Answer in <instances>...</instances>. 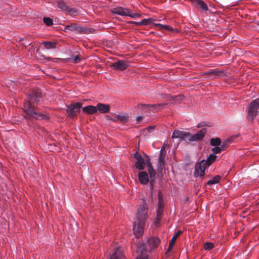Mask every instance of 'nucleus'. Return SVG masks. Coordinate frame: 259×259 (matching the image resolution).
Returning a JSON list of instances; mask_svg holds the SVG:
<instances>
[{
  "label": "nucleus",
  "instance_id": "nucleus-33",
  "mask_svg": "<svg viewBox=\"0 0 259 259\" xmlns=\"http://www.w3.org/2000/svg\"><path fill=\"white\" fill-rule=\"evenodd\" d=\"M222 149L220 147H215L214 148H212V151L213 152V154H218L220 152H221Z\"/></svg>",
  "mask_w": 259,
  "mask_h": 259
},
{
  "label": "nucleus",
  "instance_id": "nucleus-6",
  "mask_svg": "<svg viewBox=\"0 0 259 259\" xmlns=\"http://www.w3.org/2000/svg\"><path fill=\"white\" fill-rule=\"evenodd\" d=\"M207 166L206 165L205 160H201L195 165L194 176L196 177H202L204 175V171Z\"/></svg>",
  "mask_w": 259,
  "mask_h": 259
},
{
  "label": "nucleus",
  "instance_id": "nucleus-25",
  "mask_svg": "<svg viewBox=\"0 0 259 259\" xmlns=\"http://www.w3.org/2000/svg\"><path fill=\"white\" fill-rule=\"evenodd\" d=\"M42 44L47 49H55L56 47V43L54 42L44 41Z\"/></svg>",
  "mask_w": 259,
  "mask_h": 259
},
{
  "label": "nucleus",
  "instance_id": "nucleus-8",
  "mask_svg": "<svg viewBox=\"0 0 259 259\" xmlns=\"http://www.w3.org/2000/svg\"><path fill=\"white\" fill-rule=\"evenodd\" d=\"M165 156L166 152L165 151V148L163 146L160 151L158 163V169L161 171L164 168Z\"/></svg>",
  "mask_w": 259,
  "mask_h": 259
},
{
  "label": "nucleus",
  "instance_id": "nucleus-9",
  "mask_svg": "<svg viewBox=\"0 0 259 259\" xmlns=\"http://www.w3.org/2000/svg\"><path fill=\"white\" fill-rule=\"evenodd\" d=\"M206 132V129L205 128H202L198 131L196 134L191 136L189 139L190 141H196L201 140L204 137Z\"/></svg>",
  "mask_w": 259,
  "mask_h": 259
},
{
  "label": "nucleus",
  "instance_id": "nucleus-21",
  "mask_svg": "<svg viewBox=\"0 0 259 259\" xmlns=\"http://www.w3.org/2000/svg\"><path fill=\"white\" fill-rule=\"evenodd\" d=\"M182 233V232L180 230L178 231L176 233V234L173 236V237H172L170 242H169V246H168V248L167 249V252L168 251H170L171 250V249H172V247H173V245L177 238V237Z\"/></svg>",
  "mask_w": 259,
  "mask_h": 259
},
{
  "label": "nucleus",
  "instance_id": "nucleus-18",
  "mask_svg": "<svg viewBox=\"0 0 259 259\" xmlns=\"http://www.w3.org/2000/svg\"><path fill=\"white\" fill-rule=\"evenodd\" d=\"M159 242L160 240L157 237H151L148 240L149 245L151 248L157 247Z\"/></svg>",
  "mask_w": 259,
  "mask_h": 259
},
{
  "label": "nucleus",
  "instance_id": "nucleus-17",
  "mask_svg": "<svg viewBox=\"0 0 259 259\" xmlns=\"http://www.w3.org/2000/svg\"><path fill=\"white\" fill-rule=\"evenodd\" d=\"M82 111L89 114H92L97 112V109L96 106L89 105L84 107L82 108Z\"/></svg>",
  "mask_w": 259,
  "mask_h": 259
},
{
  "label": "nucleus",
  "instance_id": "nucleus-20",
  "mask_svg": "<svg viewBox=\"0 0 259 259\" xmlns=\"http://www.w3.org/2000/svg\"><path fill=\"white\" fill-rule=\"evenodd\" d=\"M128 116L125 114H119L115 116L113 120L122 123H125L128 121Z\"/></svg>",
  "mask_w": 259,
  "mask_h": 259
},
{
  "label": "nucleus",
  "instance_id": "nucleus-2",
  "mask_svg": "<svg viewBox=\"0 0 259 259\" xmlns=\"http://www.w3.org/2000/svg\"><path fill=\"white\" fill-rule=\"evenodd\" d=\"M29 101L24 103V110L27 112L28 115L34 118L38 119H45V115L38 113L34 108V106L32 104V103H37L40 101L41 93L39 92H33L29 95Z\"/></svg>",
  "mask_w": 259,
  "mask_h": 259
},
{
  "label": "nucleus",
  "instance_id": "nucleus-36",
  "mask_svg": "<svg viewBox=\"0 0 259 259\" xmlns=\"http://www.w3.org/2000/svg\"><path fill=\"white\" fill-rule=\"evenodd\" d=\"M207 125V123H205V122H200V123H199L197 125V127H198V128H200V127H203V126H206V125Z\"/></svg>",
  "mask_w": 259,
  "mask_h": 259
},
{
  "label": "nucleus",
  "instance_id": "nucleus-11",
  "mask_svg": "<svg viewBox=\"0 0 259 259\" xmlns=\"http://www.w3.org/2000/svg\"><path fill=\"white\" fill-rule=\"evenodd\" d=\"M189 134L188 133L183 132V131L176 130V131H174V132L172 133V139L179 138L182 140H184L185 138H186L189 136Z\"/></svg>",
  "mask_w": 259,
  "mask_h": 259
},
{
  "label": "nucleus",
  "instance_id": "nucleus-23",
  "mask_svg": "<svg viewBox=\"0 0 259 259\" xmlns=\"http://www.w3.org/2000/svg\"><path fill=\"white\" fill-rule=\"evenodd\" d=\"M57 7L63 11H67L69 10V7L65 2L63 0H59L57 2Z\"/></svg>",
  "mask_w": 259,
  "mask_h": 259
},
{
  "label": "nucleus",
  "instance_id": "nucleus-38",
  "mask_svg": "<svg viewBox=\"0 0 259 259\" xmlns=\"http://www.w3.org/2000/svg\"><path fill=\"white\" fill-rule=\"evenodd\" d=\"M159 221H160V220H158V219H157V217H156L155 219V221L154 222L155 224L156 225L158 223Z\"/></svg>",
  "mask_w": 259,
  "mask_h": 259
},
{
  "label": "nucleus",
  "instance_id": "nucleus-1",
  "mask_svg": "<svg viewBox=\"0 0 259 259\" xmlns=\"http://www.w3.org/2000/svg\"><path fill=\"white\" fill-rule=\"evenodd\" d=\"M147 204L144 203L139 206L133 226L134 233L137 238H140L143 234V228L147 220Z\"/></svg>",
  "mask_w": 259,
  "mask_h": 259
},
{
  "label": "nucleus",
  "instance_id": "nucleus-15",
  "mask_svg": "<svg viewBox=\"0 0 259 259\" xmlns=\"http://www.w3.org/2000/svg\"><path fill=\"white\" fill-rule=\"evenodd\" d=\"M96 108L100 113H106L109 111L110 106L109 105L99 103L97 104Z\"/></svg>",
  "mask_w": 259,
  "mask_h": 259
},
{
  "label": "nucleus",
  "instance_id": "nucleus-26",
  "mask_svg": "<svg viewBox=\"0 0 259 259\" xmlns=\"http://www.w3.org/2000/svg\"><path fill=\"white\" fill-rule=\"evenodd\" d=\"M221 179V177L219 176H216L213 177L212 179L209 180L207 182V185H212L213 184H218L220 182Z\"/></svg>",
  "mask_w": 259,
  "mask_h": 259
},
{
  "label": "nucleus",
  "instance_id": "nucleus-14",
  "mask_svg": "<svg viewBox=\"0 0 259 259\" xmlns=\"http://www.w3.org/2000/svg\"><path fill=\"white\" fill-rule=\"evenodd\" d=\"M154 26L158 27V30H165L168 31H171V32H177L178 30L177 29H174L172 27H171L169 25H163L159 23H154L153 24Z\"/></svg>",
  "mask_w": 259,
  "mask_h": 259
},
{
  "label": "nucleus",
  "instance_id": "nucleus-19",
  "mask_svg": "<svg viewBox=\"0 0 259 259\" xmlns=\"http://www.w3.org/2000/svg\"><path fill=\"white\" fill-rule=\"evenodd\" d=\"M123 254L119 247H116V250L111 255L110 259H122Z\"/></svg>",
  "mask_w": 259,
  "mask_h": 259
},
{
  "label": "nucleus",
  "instance_id": "nucleus-37",
  "mask_svg": "<svg viewBox=\"0 0 259 259\" xmlns=\"http://www.w3.org/2000/svg\"><path fill=\"white\" fill-rule=\"evenodd\" d=\"M142 119V116H138L137 117V122H140Z\"/></svg>",
  "mask_w": 259,
  "mask_h": 259
},
{
  "label": "nucleus",
  "instance_id": "nucleus-3",
  "mask_svg": "<svg viewBox=\"0 0 259 259\" xmlns=\"http://www.w3.org/2000/svg\"><path fill=\"white\" fill-rule=\"evenodd\" d=\"M111 12L112 14H117L121 16H128L132 18L140 16V14L134 13L130 9L121 7L114 8L111 9Z\"/></svg>",
  "mask_w": 259,
  "mask_h": 259
},
{
  "label": "nucleus",
  "instance_id": "nucleus-29",
  "mask_svg": "<svg viewBox=\"0 0 259 259\" xmlns=\"http://www.w3.org/2000/svg\"><path fill=\"white\" fill-rule=\"evenodd\" d=\"M221 141L220 138H212L210 140V144L212 146H217L221 144Z\"/></svg>",
  "mask_w": 259,
  "mask_h": 259
},
{
  "label": "nucleus",
  "instance_id": "nucleus-34",
  "mask_svg": "<svg viewBox=\"0 0 259 259\" xmlns=\"http://www.w3.org/2000/svg\"><path fill=\"white\" fill-rule=\"evenodd\" d=\"M163 209H158L157 211V219L158 220H160L161 215L162 213Z\"/></svg>",
  "mask_w": 259,
  "mask_h": 259
},
{
  "label": "nucleus",
  "instance_id": "nucleus-13",
  "mask_svg": "<svg viewBox=\"0 0 259 259\" xmlns=\"http://www.w3.org/2000/svg\"><path fill=\"white\" fill-rule=\"evenodd\" d=\"M145 249L144 244L141 245L140 246L137 244V251L138 252H141V253L137 256L136 259H148V256L144 253Z\"/></svg>",
  "mask_w": 259,
  "mask_h": 259
},
{
  "label": "nucleus",
  "instance_id": "nucleus-4",
  "mask_svg": "<svg viewBox=\"0 0 259 259\" xmlns=\"http://www.w3.org/2000/svg\"><path fill=\"white\" fill-rule=\"evenodd\" d=\"M259 109V98L253 100L249 104L248 110L247 118L252 121L254 117L256 116L258 112L257 110Z\"/></svg>",
  "mask_w": 259,
  "mask_h": 259
},
{
  "label": "nucleus",
  "instance_id": "nucleus-5",
  "mask_svg": "<svg viewBox=\"0 0 259 259\" xmlns=\"http://www.w3.org/2000/svg\"><path fill=\"white\" fill-rule=\"evenodd\" d=\"M134 156L137 159L135 166L139 170H142L144 168L146 162H150L148 157L146 155L142 156L140 155L138 152H136L134 154Z\"/></svg>",
  "mask_w": 259,
  "mask_h": 259
},
{
  "label": "nucleus",
  "instance_id": "nucleus-30",
  "mask_svg": "<svg viewBox=\"0 0 259 259\" xmlns=\"http://www.w3.org/2000/svg\"><path fill=\"white\" fill-rule=\"evenodd\" d=\"M44 22L46 25L48 26H50L53 24V20L49 17H44Z\"/></svg>",
  "mask_w": 259,
  "mask_h": 259
},
{
  "label": "nucleus",
  "instance_id": "nucleus-35",
  "mask_svg": "<svg viewBox=\"0 0 259 259\" xmlns=\"http://www.w3.org/2000/svg\"><path fill=\"white\" fill-rule=\"evenodd\" d=\"M71 59H72L73 62L75 63L79 62L80 60V58L78 56H76L75 57L71 58Z\"/></svg>",
  "mask_w": 259,
  "mask_h": 259
},
{
  "label": "nucleus",
  "instance_id": "nucleus-22",
  "mask_svg": "<svg viewBox=\"0 0 259 259\" xmlns=\"http://www.w3.org/2000/svg\"><path fill=\"white\" fill-rule=\"evenodd\" d=\"M148 172L150 176V178L151 179V185H153V183L154 182V179L155 178L156 172L154 169L153 168L151 163L149 162L148 164Z\"/></svg>",
  "mask_w": 259,
  "mask_h": 259
},
{
  "label": "nucleus",
  "instance_id": "nucleus-32",
  "mask_svg": "<svg viewBox=\"0 0 259 259\" xmlns=\"http://www.w3.org/2000/svg\"><path fill=\"white\" fill-rule=\"evenodd\" d=\"M213 247H214V245H213V243H206L204 245V248L207 250H210V249L213 248Z\"/></svg>",
  "mask_w": 259,
  "mask_h": 259
},
{
  "label": "nucleus",
  "instance_id": "nucleus-12",
  "mask_svg": "<svg viewBox=\"0 0 259 259\" xmlns=\"http://www.w3.org/2000/svg\"><path fill=\"white\" fill-rule=\"evenodd\" d=\"M138 178L140 183L143 185H146L149 182L148 176L146 171H140L138 174Z\"/></svg>",
  "mask_w": 259,
  "mask_h": 259
},
{
  "label": "nucleus",
  "instance_id": "nucleus-27",
  "mask_svg": "<svg viewBox=\"0 0 259 259\" xmlns=\"http://www.w3.org/2000/svg\"><path fill=\"white\" fill-rule=\"evenodd\" d=\"M217 156L214 154H210L207 159V160H205L206 165L209 166L213 161L215 160Z\"/></svg>",
  "mask_w": 259,
  "mask_h": 259
},
{
  "label": "nucleus",
  "instance_id": "nucleus-10",
  "mask_svg": "<svg viewBox=\"0 0 259 259\" xmlns=\"http://www.w3.org/2000/svg\"><path fill=\"white\" fill-rule=\"evenodd\" d=\"M128 64L123 60H119L112 64L111 67L119 70H123L126 69Z\"/></svg>",
  "mask_w": 259,
  "mask_h": 259
},
{
  "label": "nucleus",
  "instance_id": "nucleus-7",
  "mask_svg": "<svg viewBox=\"0 0 259 259\" xmlns=\"http://www.w3.org/2000/svg\"><path fill=\"white\" fill-rule=\"evenodd\" d=\"M82 107V104L79 102H76L70 104L67 107V113L69 116L74 117L76 116L78 110Z\"/></svg>",
  "mask_w": 259,
  "mask_h": 259
},
{
  "label": "nucleus",
  "instance_id": "nucleus-28",
  "mask_svg": "<svg viewBox=\"0 0 259 259\" xmlns=\"http://www.w3.org/2000/svg\"><path fill=\"white\" fill-rule=\"evenodd\" d=\"M77 30V26L74 24H71L70 25H67L65 27V30L66 32L68 31H75Z\"/></svg>",
  "mask_w": 259,
  "mask_h": 259
},
{
  "label": "nucleus",
  "instance_id": "nucleus-24",
  "mask_svg": "<svg viewBox=\"0 0 259 259\" xmlns=\"http://www.w3.org/2000/svg\"><path fill=\"white\" fill-rule=\"evenodd\" d=\"M153 20L152 18L145 19L140 22H133L136 25H147L152 23Z\"/></svg>",
  "mask_w": 259,
  "mask_h": 259
},
{
  "label": "nucleus",
  "instance_id": "nucleus-16",
  "mask_svg": "<svg viewBox=\"0 0 259 259\" xmlns=\"http://www.w3.org/2000/svg\"><path fill=\"white\" fill-rule=\"evenodd\" d=\"M161 105H146V104H140L138 105L139 108H148L153 111H157L160 108Z\"/></svg>",
  "mask_w": 259,
  "mask_h": 259
},
{
  "label": "nucleus",
  "instance_id": "nucleus-31",
  "mask_svg": "<svg viewBox=\"0 0 259 259\" xmlns=\"http://www.w3.org/2000/svg\"><path fill=\"white\" fill-rule=\"evenodd\" d=\"M158 199H159V202H158V209H163V202L162 199V197L160 193H159L158 194Z\"/></svg>",
  "mask_w": 259,
  "mask_h": 259
}]
</instances>
